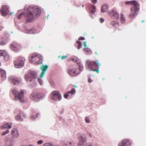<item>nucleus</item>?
Instances as JSON below:
<instances>
[{
  "label": "nucleus",
  "instance_id": "nucleus-24",
  "mask_svg": "<svg viewBox=\"0 0 146 146\" xmlns=\"http://www.w3.org/2000/svg\"><path fill=\"white\" fill-rule=\"evenodd\" d=\"M21 113L20 112L19 114L17 115V116L15 117V119L17 121H23V119L21 118Z\"/></svg>",
  "mask_w": 146,
  "mask_h": 146
},
{
  "label": "nucleus",
  "instance_id": "nucleus-9",
  "mask_svg": "<svg viewBox=\"0 0 146 146\" xmlns=\"http://www.w3.org/2000/svg\"><path fill=\"white\" fill-rule=\"evenodd\" d=\"M68 73L72 76L77 75L78 74L77 68L74 66H71L70 68L68 69Z\"/></svg>",
  "mask_w": 146,
  "mask_h": 146
},
{
  "label": "nucleus",
  "instance_id": "nucleus-14",
  "mask_svg": "<svg viewBox=\"0 0 146 146\" xmlns=\"http://www.w3.org/2000/svg\"><path fill=\"white\" fill-rule=\"evenodd\" d=\"M131 141L127 139H124L121 142L118 144L119 146H130Z\"/></svg>",
  "mask_w": 146,
  "mask_h": 146
},
{
  "label": "nucleus",
  "instance_id": "nucleus-36",
  "mask_svg": "<svg viewBox=\"0 0 146 146\" xmlns=\"http://www.w3.org/2000/svg\"><path fill=\"white\" fill-rule=\"evenodd\" d=\"M41 78L40 77L38 79V81L41 85H42L43 83V81L41 80Z\"/></svg>",
  "mask_w": 146,
  "mask_h": 146
},
{
  "label": "nucleus",
  "instance_id": "nucleus-1",
  "mask_svg": "<svg viewBox=\"0 0 146 146\" xmlns=\"http://www.w3.org/2000/svg\"><path fill=\"white\" fill-rule=\"evenodd\" d=\"M40 15V11L39 9L33 7L29 6L26 14V21L28 22H32L34 21L35 17Z\"/></svg>",
  "mask_w": 146,
  "mask_h": 146
},
{
  "label": "nucleus",
  "instance_id": "nucleus-16",
  "mask_svg": "<svg viewBox=\"0 0 146 146\" xmlns=\"http://www.w3.org/2000/svg\"><path fill=\"white\" fill-rule=\"evenodd\" d=\"M79 141L77 144V146H81L84 143L86 140V137L85 135L84 134L79 137Z\"/></svg>",
  "mask_w": 146,
  "mask_h": 146
},
{
  "label": "nucleus",
  "instance_id": "nucleus-19",
  "mask_svg": "<svg viewBox=\"0 0 146 146\" xmlns=\"http://www.w3.org/2000/svg\"><path fill=\"white\" fill-rule=\"evenodd\" d=\"M110 25L112 27H114L116 29H117V28L119 27V23L115 21H113L111 22Z\"/></svg>",
  "mask_w": 146,
  "mask_h": 146
},
{
  "label": "nucleus",
  "instance_id": "nucleus-25",
  "mask_svg": "<svg viewBox=\"0 0 146 146\" xmlns=\"http://www.w3.org/2000/svg\"><path fill=\"white\" fill-rule=\"evenodd\" d=\"M7 43V41L6 38H1L0 40V45L3 46Z\"/></svg>",
  "mask_w": 146,
  "mask_h": 146
},
{
  "label": "nucleus",
  "instance_id": "nucleus-29",
  "mask_svg": "<svg viewBox=\"0 0 146 146\" xmlns=\"http://www.w3.org/2000/svg\"><path fill=\"white\" fill-rule=\"evenodd\" d=\"M91 10L90 11V13L92 14H94L95 13L96 10V7L95 5H92L91 7Z\"/></svg>",
  "mask_w": 146,
  "mask_h": 146
},
{
  "label": "nucleus",
  "instance_id": "nucleus-43",
  "mask_svg": "<svg viewBox=\"0 0 146 146\" xmlns=\"http://www.w3.org/2000/svg\"><path fill=\"white\" fill-rule=\"evenodd\" d=\"M42 143H43L42 141V140H40L37 141V143L38 144H42Z\"/></svg>",
  "mask_w": 146,
  "mask_h": 146
},
{
  "label": "nucleus",
  "instance_id": "nucleus-35",
  "mask_svg": "<svg viewBox=\"0 0 146 146\" xmlns=\"http://www.w3.org/2000/svg\"><path fill=\"white\" fill-rule=\"evenodd\" d=\"M25 13L24 12H22L19 15H18V19H21L22 16L23 15H25Z\"/></svg>",
  "mask_w": 146,
  "mask_h": 146
},
{
  "label": "nucleus",
  "instance_id": "nucleus-44",
  "mask_svg": "<svg viewBox=\"0 0 146 146\" xmlns=\"http://www.w3.org/2000/svg\"><path fill=\"white\" fill-rule=\"evenodd\" d=\"M88 82L90 83H91L93 81V80H92L90 77L88 78Z\"/></svg>",
  "mask_w": 146,
  "mask_h": 146
},
{
  "label": "nucleus",
  "instance_id": "nucleus-55",
  "mask_svg": "<svg viewBox=\"0 0 146 146\" xmlns=\"http://www.w3.org/2000/svg\"><path fill=\"white\" fill-rule=\"evenodd\" d=\"M71 59H68L67 60L68 61H69Z\"/></svg>",
  "mask_w": 146,
  "mask_h": 146
},
{
  "label": "nucleus",
  "instance_id": "nucleus-40",
  "mask_svg": "<svg viewBox=\"0 0 146 146\" xmlns=\"http://www.w3.org/2000/svg\"><path fill=\"white\" fill-rule=\"evenodd\" d=\"M21 113V115H22V117L23 118H25L26 117V115L22 112H20Z\"/></svg>",
  "mask_w": 146,
  "mask_h": 146
},
{
  "label": "nucleus",
  "instance_id": "nucleus-51",
  "mask_svg": "<svg viewBox=\"0 0 146 146\" xmlns=\"http://www.w3.org/2000/svg\"><path fill=\"white\" fill-rule=\"evenodd\" d=\"M76 91V89L74 88H72L70 91L73 92V91Z\"/></svg>",
  "mask_w": 146,
  "mask_h": 146
},
{
  "label": "nucleus",
  "instance_id": "nucleus-30",
  "mask_svg": "<svg viewBox=\"0 0 146 146\" xmlns=\"http://www.w3.org/2000/svg\"><path fill=\"white\" fill-rule=\"evenodd\" d=\"M3 56H4V60L7 61L9 59V54L5 52V54H3Z\"/></svg>",
  "mask_w": 146,
  "mask_h": 146
},
{
  "label": "nucleus",
  "instance_id": "nucleus-49",
  "mask_svg": "<svg viewBox=\"0 0 146 146\" xmlns=\"http://www.w3.org/2000/svg\"><path fill=\"white\" fill-rule=\"evenodd\" d=\"M100 21L101 23H102L104 22V20L103 18H101L100 19Z\"/></svg>",
  "mask_w": 146,
  "mask_h": 146
},
{
  "label": "nucleus",
  "instance_id": "nucleus-22",
  "mask_svg": "<svg viewBox=\"0 0 146 146\" xmlns=\"http://www.w3.org/2000/svg\"><path fill=\"white\" fill-rule=\"evenodd\" d=\"M108 6L106 4H104L101 7V11L102 13H105L108 11Z\"/></svg>",
  "mask_w": 146,
  "mask_h": 146
},
{
  "label": "nucleus",
  "instance_id": "nucleus-13",
  "mask_svg": "<svg viewBox=\"0 0 146 146\" xmlns=\"http://www.w3.org/2000/svg\"><path fill=\"white\" fill-rule=\"evenodd\" d=\"M11 48L13 50L17 51L21 48V46L16 42H13L11 45Z\"/></svg>",
  "mask_w": 146,
  "mask_h": 146
},
{
  "label": "nucleus",
  "instance_id": "nucleus-4",
  "mask_svg": "<svg viewBox=\"0 0 146 146\" xmlns=\"http://www.w3.org/2000/svg\"><path fill=\"white\" fill-rule=\"evenodd\" d=\"M140 5L139 3L135 5L132 6L130 9V13L129 17L131 19L135 18L138 15Z\"/></svg>",
  "mask_w": 146,
  "mask_h": 146
},
{
  "label": "nucleus",
  "instance_id": "nucleus-32",
  "mask_svg": "<svg viewBox=\"0 0 146 146\" xmlns=\"http://www.w3.org/2000/svg\"><path fill=\"white\" fill-rule=\"evenodd\" d=\"M76 43L78 44V49L79 50L81 48L82 46L81 42L79 41H77Z\"/></svg>",
  "mask_w": 146,
  "mask_h": 146
},
{
  "label": "nucleus",
  "instance_id": "nucleus-60",
  "mask_svg": "<svg viewBox=\"0 0 146 146\" xmlns=\"http://www.w3.org/2000/svg\"><path fill=\"white\" fill-rule=\"evenodd\" d=\"M1 66V63H0V66Z\"/></svg>",
  "mask_w": 146,
  "mask_h": 146
},
{
  "label": "nucleus",
  "instance_id": "nucleus-31",
  "mask_svg": "<svg viewBox=\"0 0 146 146\" xmlns=\"http://www.w3.org/2000/svg\"><path fill=\"white\" fill-rule=\"evenodd\" d=\"M66 146H75V143L72 141H70L66 144Z\"/></svg>",
  "mask_w": 146,
  "mask_h": 146
},
{
  "label": "nucleus",
  "instance_id": "nucleus-38",
  "mask_svg": "<svg viewBox=\"0 0 146 146\" xmlns=\"http://www.w3.org/2000/svg\"><path fill=\"white\" fill-rule=\"evenodd\" d=\"M85 121L87 123H89L90 122V120L89 119L88 117H86L85 119Z\"/></svg>",
  "mask_w": 146,
  "mask_h": 146
},
{
  "label": "nucleus",
  "instance_id": "nucleus-12",
  "mask_svg": "<svg viewBox=\"0 0 146 146\" xmlns=\"http://www.w3.org/2000/svg\"><path fill=\"white\" fill-rule=\"evenodd\" d=\"M116 9L114 8L111 11L108 12V14L110 15H112V17L115 19H117L119 18V15L118 13L116 12Z\"/></svg>",
  "mask_w": 146,
  "mask_h": 146
},
{
  "label": "nucleus",
  "instance_id": "nucleus-46",
  "mask_svg": "<svg viewBox=\"0 0 146 146\" xmlns=\"http://www.w3.org/2000/svg\"><path fill=\"white\" fill-rule=\"evenodd\" d=\"M67 58V56H63L61 57V59L63 60L64 58Z\"/></svg>",
  "mask_w": 146,
  "mask_h": 146
},
{
  "label": "nucleus",
  "instance_id": "nucleus-33",
  "mask_svg": "<svg viewBox=\"0 0 146 146\" xmlns=\"http://www.w3.org/2000/svg\"><path fill=\"white\" fill-rule=\"evenodd\" d=\"M4 54H5V51L0 50V56H3Z\"/></svg>",
  "mask_w": 146,
  "mask_h": 146
},
{
  "label": "nucleus",
  "instance_id": "nucleus-7",
  "mask_svg": "<svg viewBox=\"0 0 146 146\" xmlns=\"http://www.w3.org/2000/svg\"><path fill=\"white\" fill-rule=\"evenodd\" d=\"M25 58L23 57L18 58L14 62L15 66L16 68H20L24 65Z\"/></svg>",
  "mask_w": 146,
  "mask_h": 146
},
{
  "label": "nucleus",
  "instance_id": "nucleus-34",
  "mask_svg": "<svg viewBox=\"0 0 146 146\" xmlns=\"http://www.w3.org/2000/svg\"><path fill=\"white\" fill-rule=\"evenodd\" d=\"M9 130H7L6 131L3 132L1 133L2 135H4L8 133H9Z\"/></svg>",
  "mask_w": 146,
  "mask_h": 146
},
{
  "label": "nucleus",
  "instance_id": "nucleus-42",
  "mask_svg": "<svg viewBox=\"0 0 146 146\" xmlns=\"http://www.w3.org/2000/svg\"><path fill=\"white\" fill-rule=\"evenodd\" d=\"M92 2L94 4H96L97 2V0H91Z\"/></svg>",
  "mask_w": 146,
  "mask_h": 146
},
{
  "label": "nucleus",
  "instance_id": "nucleus-53",
  "mask_svg": "<svg viewBox=\"0 0 146 146\" xmlns=\"http://www.w3.org/2000/svg\"><path fill=\"white\" fill-rule=\"evenodd\" d=\"M17 90L15 89L14 88H13V89H12V90H11V91H13V92H14V91H16Z\"/></svg>",
  "mask_w": 146,
  "mask_h": 146
},
{
  "label": "nucleus",
  "instance_id": "nucleus-26",
  "mask_svg": "<svg viewBox=\"0 0 146 146\" xmlns=\"http://www.w3.org/2000/svg\"><path fill=\"white\" fill-rule=\"evenodd\" d=\"M75 92H68L67 93L64 94V97L65 98H67L68 96H71Z\"/></svg>",
  "mask_w": 146,
  "mask_h": 146
},
{
  "label": "nucleus",
  "instance_id": "nucleus-23",
  "mask_svg": "<svg viewBox=\"0 0 146 146\" xmlns=\"http://www.w3.org/2000/svg\"><path fill=\"white\" fill-rule=\"evenodd\" d=\"M139 3L138 2L136 1H127L125 2V4L126 5L129 4L132 6H134L136 5Z\"/></svg>",
  "mask_w": 146,
  "mask_h": 146
},
{
  "label": "nucleus",
  "instance_id": "nucleus-45",
  "mask_svg": "<svg viewBox=\"0 0 146 146\" xmlns=\"http://www.w3.org/2000/svg\"><path fill=\"white\" fill-rule=\"evenodd\" d=\"M85 39V38L83 37H80L78 38L79 40H83Z\"/></svg>",
  "mask_w": 146,
  "mask_h": 146
},
{
  "label": "nucleus",
  "instance_id": "nucleus-61",
  "mask_svg": "<svg viewBox=\"0 0 146 146\" xmlns=\"http://www.w3.org/2000/svg\"><path fill=\"white\" fill-rule=\"evenodd\" d=\"M75 87L76 88H77V87H76V86H75Z\"/></svg>",
  "mask_w": 146,
  "mask_h": 146
},
{
  "label": "nucleus",
  "instance_id": "nucleus-58",
  "mask_svg": "<svg viewBox=\"0 0 146 146\" xmlns=\"http://www.w3.org/2000/svg\"><path fill=\"white\" fill-rule=\"evenodd\" d=\"M20 91L23 92V91H23V90H21Z\"/></svg>",
  "mask_w": 146,
  "mask_h": 146
},
{
  "label": "nucleus",
  "instance_id": "nucleus-52",
  "mask_svg": "<svg viewBox=\"0 0 146 146\" xmlns=\"http://www.w3.org/2000/svg\"><path fill=\"white\" fill-rule=\"evenodd\" d=\"M86 146H92V144L89 143L87 144Z\"/></svg>",
  "mask_w": 146,
  "mask_h": 146
},
{
  "label": "nucleus",
  "instance_id": "nucleus-28",
  "mask_svg": "<svg viewBox=\"0 0 146 146\" xmlns=\"http://www.w3.org/2000/svg\"><path fill=\"white\" fill-rule=\"evenodd\" d=\"M84 51L87 54H91L92 53V51L90 48H85L84 49Z\"/></svg>",
  "mask_w": 146,
  "mask_h": 146
},
{
  "label": "nucleus",
  "instance_id": "nucleus-62",
  "mask_svg": "<svg viewBox=\"0 0 146 146\" xmlns=\"http://www.w3.org/2000/svg\"><path fill=\"white\" fill-rule=\"evenodd\" d=\"M95 53L96 54V52H95Z\"/></svg>",
  "mask_w": 146,
  "mask_h": 146
},
{
  "label": "nucleus",
  "instance_id": "nucleus-8",
  "mask_svg": "<svg viewBox=\"0 0 146 146\" xmlns=\"http://www.w3.org/2000/svg\"><path fill=\"white\" fill-rule=\"evenodd\" d=\"M12 93L13 94L16 100H19L21 102H24L23 99L24 95L23 92H12Z\"/></svg>",
  "mask_w": 146,
  "mask_h": 146
},
{
  "label": "nucleus",
  "instance_id": "nucleus-39",
  "mask_svg": "<svg viewBox=\"0 0 146 146\" xmlns=\"http://www.w3.org/2000/svg\"><path fill=\"white\" fill-rule=\"evenodd\" d=\"M38 115V114L37 113L36 115V117L35 116V115H34L33 116H31V119H33V118H34V119H35L36 117H37V116Z\"/></svg>",
  "mask_w": 146,
  "mask_h": 146
},
{
  "label": "nucleus",
  "instance_id": "nucleus-3",
  "mask_svg": "<svg viewBox=\"0 0 146 146\" xmlns=\"http://www.w3.org/2000/svg\"><path fill=\"white\" fill-rule=\"evenodd\" d=\"M42 58V57L40 55L37 53H34L31 56L29 60L31 63L38 65L41 63Z\"/></svg>",
  "mask_w": 146,
  "mask_h": 146
},
{
  "label": "nucleus",
  "instance_id": "nucleus-48",
  "mask_svg": "<svg viewBox=\"0 0 146 146\" xmlns=\"http://www.w3.org/2000/svg\"><path fill=\"white\" fill-rule=\"evenodd\" d=\"M79 70H80L82 71L83 70V66H80L79 67Z\"/></svg>",
  "mask_w": 146,
  "mask_h": 146
},
{
  "label": "nucleus",
  "instance_id": "nucleus-2",
  "mask_svg": "<svg viewBox=\"0 0 146 146\" xmlns=\"http://www.w3.org/2000/svg\"><path fill=\"white\" fill-rule=\"evenodd\" d=\"M86 65L89 70L95 71L97 73H99V67L100 66L101 64L99 60L87 61L86 62Z\"/></svg>",
  "mask_w": 146,
  "mask_h": 146
},
{
  "label": "nucleus",
  "instance_id": "nucleus-63",
  "mask_svg": "<svg viewBox=\"0 0 146 146\" xmlns=\"http://www.w3.org/2000/svg\"><path fill=\"white\" fill-rule=\"evenodd\" d=\"M54 91L56 92V91Z\"/></svg>",
  "mask_w": 146,
  "mask_h": 146
},
{
  "label": "nucleus",
  "instance_id": "nucleus-56",
  "mask_svg": "<svg viewBox=\"0 0 146 146\" xmlns=\"http://www.w3.org/2000/svg\"><path fill=\"white\" fill-rule=\"evenodd\" d=\"M7 139V138H5V141L6 142V143H7V142L6 141V140Z\"/></svg>",
  "mask_w": 146,
  "mask_h": 146
},
{
  "label": "nucleus",
  "instance_id": "nucleus-64",
  "mask_svg": "<svg viewBox=\"0 0 146 146\" xmlns=\"http://www.w3.org/2000/svg\"><path fill=\"white\" fill-rule=\"evenodd\" d=\"M1 71V68H0V71Z\"/></svg>",
  "mask_w": 146,
  "mask_h": 146
},
{
  "label": "nucleus",
  "instance_id": "nucleus-6",
  "mask_svg": "<svg viewBox=\"0 0 146 146\" xmlns=\"http://www.w3.org/2000/svg\"><path fill=\"white\" fill-rule=\"evenodd\" d=\"M37 78L36 73L33 71H29L25 76V78L27 81H32L33 80L36 79Z\"/></svg>",
  "mask_w": 146,
  "mask_h": 146
},
{
  "label": "nucleus",
  "instance_id": "nucleus-27",
  "mask_svg": "<svg viewBox=\"0 0 146 146\" xmlns=\"http://www.w3.org/2000/svg\"><path fill=\"white\" fill-rule=\"evenodd\" d=\"M121 21L123 23H124L126 22L125 16L123 13L121 14Z\"/></svg>",
  "mask_w": 146,
  "mask_h": 146
},
{
  "label": "nucleus",
  "instance_id": "nucleus-50",
  "mask_svg": "<svg viewBox=\"0 0 146 146\" xmlns=\"http://www.w3.org/2000/svg\"><path fill=\"white\" fill-rule=\"evenodd\" d=\"M84 45L85 48H87V46L86 44V42H84Z\"/></svg>",
  "mask_w": 146,
  "mask_h": 146
},
{
  "label": "nucleus",
  "instance_id": "nucleus-59",
  "mask_svg": "<svg viewBox=\"0 0 146 146\" xmlns=\"http://www.w3.org/2000/svg\"><path fill=\"white\" fill-rule=\"evenodd\" d=\"M11 146V145H9V146Z\"/></svg>",
  "mask_w": 146,
  "mask_h": 146
},
{
  "label": "nucleus",
  "instance_id": "nucleus-10",
  "mask_svg": "<svg viewBox=\"0 0 146 146\" xmlns=\"http://www.w3.org/2000/svg\"><path fill=\"white\" fill-rule=\"evenodd\" d=\"M50 98L51 100L54 101H59L61 99L62 97L58 92H52Z\"/></svg>",
  "mask_w": 146,
  "mask_h": 146
},
{
  "label": "nucleus",
  "instance_id": "nucleus-41",
  "mask_svg": "<svg viewBox=\"0 0 146 146\" xmlns=\"http://www.w3.org/2000/svg\"><path fill=\"white\" fill-rule=\"evenodd\" d=\"M29 33L30 34L34 33V30L33 29H30L29 30Z\"/></svg>",
  "mask_w": 146,
  "mask_h": 146
},
{
  "label": "nucleus",
  "instance_id": "nucleus-15",
  "mask_svg": "<svg viewBox=\"0 0 146 146\" xmlns=\"http://www.w3.org/2000/svg\"><path fill=\"white\" fill-rule=\"evenodd\" d=\"M11 80L13 84L17 85H19L22 81V80L20 78L12 77Z\"/></svg>",
  "mask_w": 146,
  "mask_h": 146
},
{
  "label": "nucleus",
  "instance_id": "nucleus-21",
  "mask_svg": "<svg viewBox=\"0 0 146 146\" xmlns=\"http://www.w3.org/2000/svg\"><path fill=\"white\" fill-rule=\"evenodd\" d=\"M0 74H1V79L2 80H4L6 78V73L5 71L1 68Z\"/></svg>",
  "mask_w": 146,
  "mask_h": 146
},
{
  "label": "nucleus",
  "instance_id": "nucleus-54",
  "mask_svg": "<svg viewBox=\"0 0 146 146\" xmlns=\"http://www.w3.org/2000/svg\"><path fill=\"white\" fill-rule=\"evenodd\" d=\"M89 135L91 137H92V135L91 133H89Z\"/></svg>",
  "mask_w": 146,
  "mask_h": 146
},
{
  "label": "nucleus",
  "instance_id": "nucleus-17",
  "mask_svg": "<svg viewBox=\"0 0 146 146\" xmlns=\"http://www.w3.org/2000/svg\"><path fill=\"white\" fill-rule=\"evenodd\" d=\"M11 135L13 138H17L19 136L18 129L16 128H13L11 131Z\"/></svg>",
  "mask_w": 146,
  "mask_h": 146
},
{
  "label": "nucleus",
  "instance_id": "nucleus-18",
  "mask_svg": "<svg viewBox=\"0 0 146 146\" xmlns=\"http://www.w3.org/2000/svg\"><path fill=\"white\" fill-rule=\"evenodd\" d=\"M48 66L46 65H43L41 67V69L42 71V72L40 75V78H42L43 77L45 73V72L48 69Z\"/></svg>",
  "mask_w": 146,
  "mask_h": 146
},
{
  "label": "nucleus",
  "instance_id": "nucleus-5",
  "mask_svg": "<svg viewBox=\"0 0 146 146\" xmlns=\"http://www.w3.org/2000/svg\"><path fill=\"white\" fill-rule=\"evenodd\" d=\"M44 96V94L42 92H35L31 95L30 98L32 100L37 102Z\"/></svg>",
  "mask_w": 146,
  "mask_h": 146
},
{
  "label": "nucleus",
  "instance_id": "nucleus-37",
  "mask_svg": "<svg viewBox=\"0 0 146 146\" xmlns=\"http://www.w3.org/2000/svg\"><path fill=\"white\" fill-rule=\"evenodd\" d=\"M51 144L50 143H46L45 144H44L43 146H51Z\"/></svg>",
  "mask_w": 146,
  "mask_h": 146
},
{
  "label": "nucleus",
  "instance_id": "nucleus-11",
  "mask_svg": "<svg viewBox=\"0 0 146 146\" xmlns=\"http://www.w3.org/2000/svg\"><path fill=\"white\" fill-rule=\"evenodd\" d=\"M9 7L7 5H2L0 9V12L3 16H5L7 15L9 12Z\"/></svg>",
  "mask_w": 146,
  "mask_h": 146
},
{
  "label": "nucleus",
  "instance_id": "nucleus-57",
  "mask_svg": "<svg viewBox=\"0 0 146 146\" xmlns=\"http://www.w3.org/2000/svg\"><path fill=\"white\" fill-rule=\"evenodd\" d=\"M144 21V20H143L142 21V23H143Z\"/></svg>",
  "mask_w": 146,
  "mask_h": 146
},
{
  "label": "nucleus",
  "instance_id": "nucleus-47",
  "mask_svg": "<svg viewBox=\"0 0 146 146\" xmlns=\"http://www.w3.org/2000/svg\"><path fill=\"white\" fill-rule=\"evenodd\" d=\"M50 83L51 84V86L52 87H53L54 86V83L53 82L51 81L50 82Z\"/></svg>",
  "mask_w": 146,
  "mask_h": 146
},
{
  "label": "nucleus",
  "instance_id": "nucleus-20",
  "mask_svg": "<svg viewBox=\"0 0 146 146\" xmlns=\"http://www.w3.org/2000/svg\"><path fill=\"white\" fill-rule=\"evenodd\" d=\"M12 123H7L4 124L3 125H2L1 127V129H4L5 128H8L10 129L11 128Z\"/></svg>",
  "mask_w": 146,
  "mask_h": 146
}]
</instances>
